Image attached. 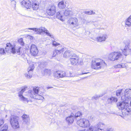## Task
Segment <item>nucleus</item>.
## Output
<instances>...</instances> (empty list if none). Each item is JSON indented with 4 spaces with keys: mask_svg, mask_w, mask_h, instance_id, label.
I'll return each instance as SVG.
<instances>
[{
    "mask_svg": "<svg viewBox=\"0 0 131 131\" xmlns=\"http://www.w3.org/2000/svg\"><path fill=\"white\" fill-rule=\"evenodd\" d=\"M122 100V102L117 103V106L119 110H122L123 115L126 116L131 114V108L128 105L129 101Z\"/></svg>",
    "mask_w": 131,
    "mask_h": 131,
    "instance_id": "obj_1",
    "label": "nucleus"
},
{
    "mask_svg": "<svg viewBox=\"0 0 131 131\" xmlns=\"http://www.w3.org/2000/svg\"><path fill=\"white\" fill-rule=\"evenodd\" d=\"M39 89L38 87L34 88L33 91L29 90L27 92V94L32 98L39 100H42L44 99V97L42 95V93L41 94V95L38 94L39 92Z\"/></svg>",
    "mask_w": 131,
    "mask_h": 131,
    "instance_id": "obj_2",
    "label": "nucleus"
},
{
    "mask_svg": "<svg viewBox=\"0 0 131 131\" xmlns=\"http://www.w3.org/2000/svg\"><path fill=\"white\" fill-rule=\"evenodd\" d=\"M106 65L104 61L99 58H95L92 61V67L94 69H98Z\"/></svg>",
    "mask_w": 131,
    "mask_h": 131,
    "instance_id": "obj_3",
    "label": "nucleus"
},
{
    "mask_svg": "<svg viewBox=\"0 0 131 131\" xmlns=\"http://www.w3.org/2000/svg\"><path fill=\"white\" fill-rule=\"evenodd\" d=\"M27 29L31 30L34 31L36 34H41L43 32H45L47 35L50 37L51 38H53L54 36L51 34L46 29L43 27H40L39 28H28Z\"/></svg>",
    "mask_w": 131,
    "mask_h": 131,
    "instance_id": "obj_4",
    "label": "nucleus"
},
{
    "mask_svg": "<svg viewBox=\"0 0 131 131\" xmlns=\"http://www.w3.org/2000/svg\"><path fill=\"white\" fill-rule=\"evenodd\" d=\"M121 52L119 51H115L110 53L108 56V59L112 61L117 60L122 57Z\"/></svg>",
    "mask_w": 131,
    "mask_h": 131,
    "instance_id": "obj_5",
    "label": "nucleus"
},
{
    "mask_svg": "<svg viewBox=\"0 0 131 131\" xmlns=\"http://www.w3.org/2000/svg\"><path fill=\"white\" fill-rule=\"evenodd\" d=\"M19 119V117L16 116H11L10 119V123L13 128L16 129L19 128V125L18 122Z\"/></svg>",
    "mask_w": 131,
    "mask_h": 131,
    "instance_id": "obj_6",
    "label": "nucleus"
},
{
    "mask_svg": "<svg viewBox=\"0 0 131 131\" xmlns=\"http://www.w3.org/2000/svg\"><path fill=\"white\" fill-rule=\"evenodd\" d=\"M121 100L130 101L131 99V89H127L124 91V95L121 97Z\"/></svg>",
    "mask_w": 131,
    "mask_h": 131,
    "instance_id": "obj_7",
    "label": "nucleus"
},
{
    "mask_svg": "<svg viewBox=\"0 0 131 131\" xmlns=\"http://www.w3.org/2000/svg\"><path fill=\"white\" fill-rule=\"evenodd\" d=\"M77 123L80 126L84 128L88 127L90 125L89 120L85 118L81 119L77 121Z\"/></svg>",
    "mask_w": 131,
    "mask_h": 131,
    "instance_id": "obj_8",
    "label": "nucleus"
},
{
    "mask_svg": "<svg viewBox=\"0 0 131 131\" xmlns=\"http://www.w3.org/2000/svg\"><path fill=\"white\" fill-rule=\"evenodd\" d=\"M27 88V86H25L23 87L21 90L18 93V96L19 97L20 100V101H23L25 102H26L27 103L28 102V99L24 97L23 95V93L26 90V89Z\"/></svg>",
    "mask_w": 131,
    "mask_h": 131,
    "instance_id": "obj_9",
    "label": "nucleus"
},
{
    "mask_svg": "<svg viewBox=\"0 0 131 131\" xmlns=\"http://www.w3.org/2000/svg\"><path fill=\"white\" fill-rule=\"evenodd\" d=\"M70 74L69 75L67 74H66L64 71H57L55 73V77L58 78H63L64 77H72L70 74V73H69Z\"/></svg>",
    "mask_w": 131,
    "mask_h": 131,
    "instance_id": "obj_10",
    "label": "nucleus"
},
{
    "mask_svg": "<svg viewBox=\"0 0 131 131\" xmlns=\"http://www.w3.org/2000/svg\"><path fill=\"white\" fill-rule=\"evenodd\" d=\"M79 60V57L75 54H73L70 56V60L72 65H77L78 63Z\"/></svg>",
    "mask_w": 131,
    "mask_h": 131,
    "instance_id": "obj_11",
    "label": "nucleus"
},
{
    "mask_svg": "<svg viewBox=\"0 0 131 131\" xmlns=\"http://www.w3.org/2000/svg\"><path fill=\"white\" fill-rule=\"evenodd\" d=\"M65 49V48L60 45H59L53 51L52 57H55L57 54L62 53L64 51Z\"/></svg>",
    "mask_w": 131,
    "mask_h": 131,
    "instance_id": "obj_12",
    "label": "nucleus"
},
{
    "mask_svg": "<svg viewBox=\"0 0 131 131\" xmlns=\"http://www.w3.org/2000/svg\"><path fill=\"white\" fill-rule=\"evenodd\" d=\"M56 7L55 5H52L49 7L46 10V12L48 15L52 16L56 13Z\"/></svg>",
    "mask_w": 131,
    "mask_h": 131,
    "instance_id": "obj_13",
    "label": "nucleus"
},
{
    "mask_svg": "<svg viewBox=\"0 0 131 131\" xmlns=\"http://www.w3.org/2000/svg\"><path fill=\"white\" fill-rule=\"evenodd\" d=\"M30 51L31 55L35 56L38 54V51L36 46L34 45H31L30 49Z\"/></svg>",
    "mask_w": 131,
    "mask_h": 131,
    "instance_id": "obj_14",
    "label": "nucleus"
},
{
    "mask_svg": "<svg viewBox=\"0 0 131 131\" xmlns=\"http://www.w3.org/2000/svg\"><path fill=\"white\" fill-rule=\"evenodd\" d=\"M68 22L70 24L72 25L75 27L78 26L79 25L78 20L76 18H70L68 20Z\"/></svg>",
    "mask_w": 131,
    "mask_h": 131,
    "instance_id": "obj_15",
    "label": "nucleus"
},
{
    "mask_svg": "<svg viewBox=\"0 0 131 131\" xmlns=\"http://www.w3.org/2000/svg\"><path fill=\"white\" fill-rule=\"evenodd\" d=\"M9 50H10L11 52L15 54L16 53V50L15 48L11 46V44L10 43L7 44L6 47L5 48V51L6 52H8Z\"/></svg>",
    "mask_w": 131,
    "mask_h": 131,
    "instance_id": "obj_16",
    "label": "nucleus"
},
{
    "mask_svg": "<svg viewBox=\"0 0 131 131\" xmlns=\"http://www.w3.org/2000/svg\"><path fill=\"white\" fill-rule=\"evenodd\" d=\"M107 38V36L106 34H104L98 36L96 38V40L98 42H102L105 41Z\"/></svg>",
    "mask_w": 131,
    "mask_h": 131,
    "instance_id": "obj_17",
    "label": "nucleus"
},
{
    "mask_svg": "<svg viewBox=\"0 0 131 131\" xmlns=\"http://www.w3.org/2000/svg\"><path fill=\"white\" fill-rule=\"evenodd\" d=\"M21 4L22 5L27 9H30L31 7V2L29 0H23L21 2Z\"/></svg>",
    "mask_w": 131,
    "mask_h": 131,
    "instance_id": "obj_18",
    "label": "nucleus"
},
{
    "mask_svg": "<svg viewBox=\"0 0 131 131\" xmlns=\"http://www.w3.org/2000/svg\"><path fill=\"white\" fill-rule=\"evenodd\" d=\"M118 101V99L116 97L114 96H111L108 98L107 102L109 104H112Z\"/></svg>",
    "mask_w": 131,
    "mask_h": 131,
    "instance_id": "obj_19",
    "label": "nucleus"
},
{
    "mask_svg": "<svg viewBox=\"0 0 131 131\" xmlns=\"http://www.w3.org/2000/svg\"><path fill=\"white\" fill-rule=\"evenodd\" d=\"M105 124L102 123L100 122L96 126H95L96 128L97 131H102L105 127Z\"/></svg>",
    "mask_w": 131,
    "mask_h": 131,
    "instance_id": "obj_20",
    "label": "nucleus"
},
{
    "mask_svg": "<svg viewBox=\"0 0 131 131\" xmlns=\"http://www.w3.org/2000/svg\"><path fill=\"white\" fill-rule=\"evenodd\" d=\"M39 3L38 1H33L32 3V7L33 9L35 10H37L39 8Z\"/></svg>",
    "mask_w": 131,
    "mask_h": 131,
    "instance_id": "obj_21",
    "label": "nucleus"
},
{
    "mask_svg": "<svg viewBox=\"0 0 131 131\" xmlns=\"http://www.w3.org/2000/svg\"><path fill=\"white\" fill-rule=\"evenodd\" d=\"M63 11H59L57 13L56 17L62 21H64L63 18Z\"/></svg>",
    "mask_w": 131,
    "mask_h": 131,
    "instance_id": "obj_22",
    "label": "nucleus"
},
{
    "mask_svg": "<svg viewBox=\"0 0 131 131\" xmlns=\"http://www.w3.org/2000/svg\"><path fill=\"white\" fill-rule=\"evenodd\" d=\"M74 116L72 115L71 114V116L66 118V120L69 125L71 124L74 121Z\"/></svg>",
    "mask_w": 131,
    "mask_h": 131,
    "instance_id": "obj_23",
    "label": "nucleus"
},
{
    "mask_svg": "<svg viewBox=\"0 0 131 131\" xmlns=\"http://www.w3.org/2000/svg\"><path fill=\"white\" fill-rule=\"evenodd\" d=\"M22 118L24 122L25 123L28 124L29 122L30 119L28 115L24 114L22 116Z\"/></svg>",
    "mask_w": 131,
    "mask_h": 131,
    "instance_id": "obj_24",
    "label": "nucleus"
},
{
    "mask_svg": "<svg viewBox=\"0 0 131 131\" xmlns=\"http://www.w3.org/2000/svg\"><path fill=\"white\" fill-rule=\"evenodd\" d=\"M34 68V65L33 64L30 65L29 67L28 68L27 71L29 74L31 75L32 77L33 71Z\"/></svg>",
    "mask_w": 131,
    "mask_h": 131,
    "instance_id": "obj_25",
    "label": "nucleus"
},
{
    "mask_svg": "<svg viewBox=\"0 0 131 131\" xmlns=\"http://www.w3.org/2000/svg\"><path fill=\"white\" fill-rule=\"evenodd\" d=\"M63 13L65 16L71 17L72 15V12L69 9H66L64 12H63Z\"/></svg>",
    "mask_w": 131,
    "mask_h": 131,
    "instance_id": "obj_26",
    "label": "nucleus"
},
{
    "mask_svg": "<svg viewBox=\"0 0 131 131\" xmlns=\"http://www.w3.org/2000/svg\"><path fill=\"white\" fill-rule=\"evenodd\" d=\"M125 24L128 27H130L131 26V17L130 16L125 21Z\"/></svg>",
    "mask_w": 131,
    "mask_h": 131,
    "instance_id": "obj_27",
    "label": "nucleus"
},
{
    "mask_svg": "<svg viewBox=\"0 0 131 131\" xmlns=\"http://www.w3.org/2000/svg\"><path fill=\"white\" fill-rule=\"evenodd\" d=\"M58 6L59 8L60 9H63L66 7V4L63 1H61L58 4Z\"/></svg>",
    "mask_w": 131,
    "mask_h": 131,
    "instance_id": "obj_28",
    "label": "nucleus"
},
{
    "mask_svg": "<svg viewBox=\"0 0 131 131\" xmlns=\"http://www.w3.org/2000/svg\"><path fill=\"white\" fill-rule=\"evenodd\" d=\"M1 131H9L8 126L6 124H4L1 128Z\"/></svg>",
    "mask_w": 131,
    "mask_h": 131,
    "instance_id": "obj_29",
    "label": "nucleus"
},
{
    "mask_svg": "<svg viewBox=\"0 0 131 131\" xmlns=\"http://www.w3.org/2000/svg\"><path fill=\"white\" fill-rule=\"evenodd\" d=\"M21 47L20 46H18L16 47V52L18 54L21 55H22V53L21 50Z\"/></svg>",
    "mask_w": 131,
    "mask_h": 131,
    "instance_id": "obj_30",
    "label": "nucleus"
},
{
    "mask_svg": "<svg viewBox=\"0 0 131 131\" xmlns=\"http://www.w3.org/2000/svg\"><path fill=\"white\" fill-rule=\"evenodd\" d=\"M50 71L48 69H45L42 71V73L44 75H47L50 73Z\"/></svg>",
    "mask_w": 131,
    "mask_h": 131,
    "instance_id": "obj_31",
    "label": "nucleus"
},
{
    "mask_svg": "<svg viewBox=\"0 0 131 131\" xmlns=\"http://www.w3.org/2000/svg\"><path fill=\"white\" fill-rule=\"evenodd\" d=\"M128 48V45H126L125 46V48L123 50H122L124 54L126 56L128 55V53H127V52L128 50L127 49Z\"/></svg>",
    "mask_w": 131,
    "mask_h": 131,
    "instance_id": "obj_32",
    "label": "nucleus"
},
{
    "mask_svg": "<svg viewBox=\"0 0 131 131\" xmlns=\"http://www.w3.org/2000/svg\"><path fill=\"white\" fill-rule=\"evenodd\" d=\"M125 66L123 63L118 64L114 66V68L116 69L124 68Z\"/></svg>",
    "mask_w": 131,
    "mask_h": 131,
    "instance_id": "obj_33",
    "label": "nucleus"
},
{
    "mask_svg": "<svg viewBox=\"0 0 131 131\" xmlns=\"http://www.w3.org/2000/svg\"><path fill=\"white\" fill-rule=\"evenodd\" d=\"M86 131H97V130L95 127L92 126L88 129Z\"/></svg>",
    "mask_w": 131,
    "mask_h": 131,
    "instance_id": "obj_34",
    "label": "nucleus"
},
{
    "mask_svg": "<svg viewBox=\"0 0 131 131\" xmlns=\"http://www.w3.org/2000/svg\"><path fill=\"white\" fill-rule=\"evenodd\" d=\"M70 53L69 51H67L65 52L63 56L64 57L67 58L69 57V56H71L70 55Z\"/></svg>",
    "mask_w": 131,
    "mask_h": 131,
    "instance_id": "obj_35",
    "label": "nucleus"
},
{
    "mask_svg": "<svg viewBox=\"0 0 131 131\" xmlns=\"http://www.w3.org/2000/svg\"><path fill=\"white\" fill-rule=\"evenodd\" d=\"M18 42L21 45H24V43L23 41V39L22 38H21L18 40Z\"/></svg>",
    "mask_w": 131,
    "mask_h": 131,
    "instance_id": "obj_36",
    "label": "nucleus"
},
{
    "mask_svg": "<svg viewBox=\"0 0 131 131\" xmlns=\"http://www.w3.org/2000/svg\"><path fill=\"white\" fill-rule=\"evenodd\" d=\"M45 65L44 62H41L39 63V67L41 69L45 67Z\"/></svg>",
    "mask_w": 131,
    "mask_h": 131,
    "instance_id": "obj_37",
    "label": "nucleus"
},
{
    "mask_svg": "<svg viewBox=\"0 0 131 131\" xmlns=\"http://www.w3.org/2000/svg\"><path fill=\"white\" fill-rule=\"evenodd\" d=\"M24 75L25 78L26 79H30L32 77L31 75H30L28 73H26L24 74Z\"/></svg>",
    "mask_w": 131,
    "mask_h": 131,
    "instance_id": "obj_38",
    "label": "nucleus"
},
{
    "mask_svg": "<svg viewBox=\"0 0 131 131\" xmlns=\"http://www.w3.org/2000/svg\"><path fill=\"white\" fill-rule=\"evenodd\" d=\"M81 115V113L79 111L75 113V118H76L78 117H80V116Z\"/></svg>",
    "mask_w": 131,
    "mask_h": 131,
    "instance_id": "obj_39",
    "label": "nucleus"
},
{
    "mask_svg": "<svg viewBox=\"0 0 131 131\" xmlns=\"http://www.w3.org/2000/svg\"><path fill=\"white\" fill-rule=\"evenodd\" d=\"M122 89L117 90L116 92V95L118 96H119L122 93Z\"/></svg>",
    "mask_w": 131,
    "mask_h": 131,
    "instance_id": "obj_40",
    "label": "nucleus"
},
{
    "mask_svg": "<svg viewBox=\"0 0 131 131\" xmlns=\"http://www.w3.org/2000/svg\"><path fill=\"white\" fill-rule=\"evenodd\" d=\"M102 95H96L92 97V99L97 100L98 99L99 97L102 96Z\"/></svg>",
    "mask_w": 131,
    "mask_h": 131,
    "instance_id": "obj_41",
    "label": "nucleus"
},
{
    "mask_svg": "<svg viewBox=\"0 0 131 131\" xmlns=\"http://www.w3.org/2000/svg\"><path fill=\"white\" fill-rule=\"evenodd\" d=\"M52 45L54 46L57 47L58 46L60 45V44L55 41H53Z\"/></svg>",
    "mask_w": 131,
    "mask_h": 131,
    "instance_id": "obj_42",
    "label": "nucleus"
},
{
    "mask_svg": "<svg viewBox=\"0 0 131 131\" xmlns=\"http://www.w3.org/2000/svg\"><path fill=\"white\" fill-rule=\"evenodd\" d=\"M5 50L3 48H0V54H4L5 53Z\"/></svg>",
    "mask_w": 131,
    "mask_h": 131,
    "instance_id": "obj_43",
    "label": "nucleus"
},
{
    "mask_svg": "<svg viewBox=\"0 0 131 131\" xmlns=\"http://www.w3.org/2000/svg\"><path fill=\"white\" fill-rule=\"evenodd\" d=\"M93 11H87L86 12V13L89 15H91L92 14Z\"/></svg>",
    "mask_w": 131,
    "mask_h": 131,
    "instance_id": "obj_44",
    "label": "nucleus"
},
{
    "mask_svg": "<svg viewBox=\"0 0 131 131\" xmlns=\"http://www.w3.org/2000/svg\"><path fill=\"white\" fill-rule=\"evenodd\" d=\"M11 3L12 4H13L15 5L16 4V2L14 0L12 1L11 2Z\"/></svg>",
    "mask_w": 131,
    "mask_h": 131,
    "instance_id": "obj_45",
    "label": "nucleus"
},
{
    "mask_svg": "<svg viewBox=\"0 0 131 131\" xmlns=\"http://www.w3.org/2000/svg\"><path fill=\"white\" fill-rule=\"evenodd\" d=\"M106 131H113L112 128H107L106 130Z\"/></svg>",
    "mask_w": 131,
    "mask_h": 131,
    "instance_id": "obj_46",
    "label": "nucleus"
},
{
    "mask_svg": "<svg viewBox=\"0 0 131 131\" xmlns=\"http://www.w3.org/2000/svg\"><path fill=\"white\" fill-rule=\"evenodd\" d=\"M79 131H86L85 129H84L83 130H79Z\"/></svg>",
    "mask_w": 131,
    "mask_h": 131,
    "instance_id": "obj_47",
    "label": "nucleus"
},
{
    "mask_svg": "<svg viewBox=\"0 0 131 131\" xmlns=\"http://www.w3.org/2000/svg\"><path fill=\"white\" fill-rule=\"evenodd\" d=\"M89 73L88 72H85V73H82V74H86Z\"/></svg>",
    "mask_w": 131,
    "mask_h": 131,
    "instance_id": "obj_48",
    "label": "nucleus"
},
{
    "mask_svg": "<svg viewBox=\"0 0 131 131\" xmlns=\"http://www.w3.org/2000/svg\"><path fill=\"white\" fill-rule=\"evenodd\" d=\"M92 14H95V13L93 11Z\"/></svg>",
    "mask_w": 131,
    "mask_h": 131,
    "instance_id": "obj_49",
    "label": "nucleus"
},
{
    "mask_svg": "<svg viewBox=\"0 0 131 131\" xmlns=\"http://www.w3.org/2000/svg\"><path fill=\"white\" fill-rule=\"evenodd\" d=\"M26 32H29V31L28 30H26Z\"/></svg>",
    "mask_w": 131,
    "mask_h": 131,
    "instance_id": "obj_50",
    "label": "nucleus"
},
{
    "mask_svg": "<svg viewBox=\"0 0 131 131\" xmlns=\"http://www.w3.org/2000/svg\"><path fill=\"white\" fill-rule=\"evenodd\" d=\"M130 106H131V101H130Z\"/></svg>",
    "mask_w": 131,
    "mask_h": 131,
    "instance_id": "obj_51",
    "label": "nucleus"
}]
</instances>
